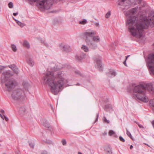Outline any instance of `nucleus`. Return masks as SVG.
Segmentation results:
<instances>
[{
	"label": "nucleus",
	"instance_id": "50",
	"mask_svg": "<svg viewBox=\"0 0 154 154\" xmlns=\"http://www.w3.org/2000/svg\"><path fill=\"white\" fill-rule=\"evenodd\" d=\"M108 152L110 154L112 153V151L111 149H110L109 150H108Z\"/></svg>",
	"mask_w": 154,
	"mask_h": 154
},
{
	"label": "nucleus",
	"instance_id": "37",
	"mask_svg": "<svg viewBox=\"0 0 154 154\" xmlns=\"http://www.w3.org/2000/svg\"><path fill=\"white\" fill-rule=\"evenodd\" d=\"M126 129V131H127L126 134H127V135H128L129 137L130 136H131V135L130 132L128 131L127 129Z\"/></svg>",
	"mask_w": 154,
	"mask_h": 154
},
{
	"label": "nucleus",
	"instance_id": "9",
	"mask_svg": "<svg viewBox=\"0 0 154 154\" xmlns=\"http://www.w3.org/2000/svg\"><path fill=\"white\" fill-rule=\"evenodd\" d=\"M101 59L100 57H95L94 59L95 62V66L100 71H102L103 70Z\"/></svg>",
	"mask_w": 154,
	"mask_h": 154
},
{
	"label": "nucleus",
	"instance_id": "64",
	"mask_svg": "<svg viewBox=\"0 0 154 154\" xmlns=\"http://www.w3.org/2000/svg\"><path fill=\"white\" fill-rule=\"evenodd\" d=\"M3 154H6V153H3Z\"/></svg>",
	"mask_w": 154,
	"mask_h": 154
},
{
	"label": "nucleus",
	"instance_id": "36",
	"mask_svg": "<svg viewBox=\"0 0 154 154\" xmlns=\"http://www.w3.org/2000/svg\"><path fill=\"white\" fill-rule=\"evenodd\" d=\"M119 139L122 142H124L125 141V140L123 138L122 136H120L119 137Z\"/></svg>",
	"mask_w": 154,
	"mask_h": 154
},
{
	"label": "nucleus",
	"instance_id": "42",
	"mask_svg": "<svg viewBox=\"0 0 154 154\" xmlns=\"http://www.w3.org/2000/svg\"><path fill=\"white\" fill-rule=\"evenodd\" d=\"M54 143L51 141H49V145H53Z\"/></svg>",
	"mask_w": 154,
	"mask_h": 154
},
{
	"label": "nucleus",
	"instance_id": "48",
	"mask_svg": "<svg viewBox=\"0 0 154 154\" xmlns=\"http://www.w3.org/2000/svg\"><path fill=\"white\" fill-rule=\"evenodd\" d=\"M58 21L56 19V20H54V23L55 24V23H58Z\"/></svg>",
	"mask_w": 154,
	"mask_h": 154
},
{
	"label": "nucleus",
	"instance_id": "38",
	"mask_svg": "<svg viewBox=\"0 0 154 154\" xmlns=\"http://www.w3.org/2000/svg\"><path fill=\"white\" fill-rule=\"evenodd\" d=\"M130 56V55H128V56H126V59H125V60L124 62H123V63L126 66H127V65L126 64V60L127 59V58L129 56Z\"/></svg>",
	"mask_w": 154,
	"mask_h": 154
},
{
	"label": "nucleus",
	"instance_id": "58",
	"mask_svg": "<svg viewBox=\"0 0 154 154\" xmlns=\"http://www.w3.org/2000/svg\"><path fill=\"white\" fill-rule=\"evenodd\" d=\"M78 154H82V153L80 152H78Z\"/></svg>",
	"mask_w": 154,
	"mask_h": 154
},
{
	"label": "nucleus",
	"instance_id": "44",
	"mask_svg": "<svg viewBox=\"0 0 154 154\" xmlns=\"http://www.w3.org/2000/svg\"><path fill=\"white\" fill-rule=\"evenodd\" d=\"M3 116L5 118V120L6 121H8V118H7L6 116H5V115H4Z\"/></svg>",
	"mask_w": 154,
	"mask_h": 154
},
{
	"label": "nucleus",
	"instance_id": "51",
	"mask_svg": "<svg viewBox=\"0 0 154 154\" xmlns=\"http://www.w3.org/2000/svg\"><path fill=\"white\" fill-rule=\"evenodd\" d=\"M75 72L77 74L79 75H80V73L79 72L75 71Z\"/></svg>",
	"mask_w": 154,
	"mask_h": 154
},
{
	"label": "nucleus",
	"instance_id": "14",
	"mask_svg": "<svg viewBox=\"0 0 154 154\" xmlns=\"http://www.w3.org/2000/svg\"><path fill=\"white\" fill-rule=\"evenodd\" d=\"M116 74V72L114 70H111L106 73L107 75L109 78H112L115 76Z\"/></svg>",
	"mask_w": 154,
	"mask_h": 154
},
{
	"label": "nucleus",
	"instance_id": "57",
	"mask_svg": "<svg viewBox=\"0 0 154 154\" xmlns=\"http://www.w3.org/2000/svg\"><path fill=\"white\" fill-rule=\"evenodd\" d=\"M139 1V3H140V2H141L142 0H138Z\"/></svg>",
	"mask_w": 154,
	"mask_h": 154
},
{
	"label": "nucleus",
	"instance_id": "25",
	"mask_svg": "<svg viewBox=\"0 0 154 154\" xmlns=\"http://www.w3.org/2000/svg\"><path fill=\"white\" fill-rule=\"evenodd\" d=\"M126 0H119L118 1V4L120 5H123L124 4V3Z\"/></svg>",
	"mask_w": 154,
	"mask_h": 154
},
{
	"label": "nucleus",
	"instance_id": "1",
	"mask_svg": "<svg viewBox=\"0 0 154 154\" xmlns=\"http://www.w3.org/2000/svg\"><path fill=\"white\" fill-rule=\"evenodd\" d=\"M62 68L56 67L54 66L51 68L53 71L51 72L49 71V85L51 92L54 95L57 94L60 90L63 88V86L65 82L61 72H58L57 76H55L53 72Z\"/></svg>",
	"mask_w": 154,
	"mask_h": 154
},
{
	"label": "nucleus",
	"instance_id": "4",
	"mask_svg": "<svg viewBox=\"0 0 154 154\" xmlns=\"http://www.w3.org/2000/svg\"><path fill=\"white\" fill-rule=\"evenodd\" d=\"M152 17H149L146 19L143 20L142 22H138L135 24V26L137 29L135 32L133 33V36L137 37L140 38L142 36V32L144 29H147L150 26L151 27L154 26V13L152 15Z\"/></svg>",
	"mask_w": 154,
	"mask_h": 154
},
{
	"label": "nucleus",
	"instance_id": "32",
	"mask_svg": "<svg viewBox=\"0 0 154 154\" xmlns=\"http://www.w3.org/2000/svg\"><path fill=\"white\" fill-rule=\"evenodd\" d=\"M111 13L110 11L108 12L106 14L105 17L107 18H109L110 15Z\"/></svg>",
	"mask_w": 154,
	"mask_h": 154
},
{
	"label": "nucleus",
	"instance_id": "24",
	"mask_svg": "<svg viewBox=\"0 0 154 154\" xmlns=\"http://www.w3.org/2000/svg\"><path fill=\"white\" fill-rule=\"evenodd\" d=\"M16 22L21 27H23L25 25L24 24L22 23L18 20H16Z\"/></svg>",
	"mask_w": 154,
	"mask_h": 154
},
{
	"label": "nucleus",
	"instance_id": "52",
	"mask_svg": "<svg viewBox=\"0 0 154 154\" xmlns=\"http://www.w3.org/2000/svg\"><path fill=\"white\" fill-rule=\"evenodd\" d=\"M0 116H1V117L3 119H4V118H3V116L2 115V114H1L0 113Z\"/></svg>",
	"mask_w": 154,
	"mask_h": 154
},
{
	"label": "nucleus",
	"instance_id": "61",
	"mask_svg": "<svg viewBox=\"0 0 154 154\" xmlns=\"http://www.w3.org/2000/svg\"><path fill=\"white\" fill-rule=\"evenodd\" d=\"M136 123L138 125V124H140L138 122H136Z\"/></svg>",
	"mask_w": 154,
	"mask_h": 154
},
{
	"label": "nucleus",
	"instance_id": "45",
	"mask_svg": "<svg viewBox=\"0 0 154 154\" xmlns=\"http://www.w3.org/2000/svg\"><path fill=\"white\" fill-rule=\"evenodd\" d=\"M98 117H99V113H98L97 115V118L95 120V122H96L97 121Z\"/></svg>",
	"mask_w": 154,
	"mask_h": 154
},
{
	"label": "nucleus",
	"instance_id": "30",
	"mask_svg": "<svg viewBox=\"0 0 154 154\" xmlns=\"http://www.w3.org/2000/svg\"><path fill=\"white\" fill-rule=\"evenodd\" d=\"M109 135L112 136V135H113L115 134V132L114 131H113L112 130H109Z\"/></svg>",
	"mask_w": 154,
	"mask_h": 154
},
{
	"label": "nucleus",
	"instance_id": "59",
	"mask_svg": "<svg viewBox=\"0 0 154 154\" xmlns=\"http://www.w3.org/2000/svg\"><path fill=\"white\" fill-rule=\"evenodd\" d=\"M80 85V84H79V83H78L76 84V85Z\"/></svg>",
	"mask_w": 154,
	"mask_h": 154
},
{
	"label": "nucleus",
	"instance_id": "46",
	"mask_svg": "<svg viewBox=\"0 0 154 154\" xmlns=\"http://www.w3.org/2000/svg\"><path fill=\"white\" fill-rule=\"evenodd\" d=\"M151 123L154 128V120Z\"/></svg>",
	"mask_w": 154,
	"mask_h": 154
},
{
	"label": "nucleus",
	"instance_id": "6",
	"mask_svg": "<svg viewBox=\"0 0 154 154\" xmlns=\"http://www.w3.org/2000/svg\"><path fill=\"white\" fill-rule=\"evenodd\" d=\"M95 34V32L92 30L87 31L84 33V35L86 38L85 41L87 44L94 49H95L97 47V45L93 43L92 41V38Z\"/></svg>",
	"mask_w": 154,
	"mask_h": 154
},
{
	"label": "nucleus",
	"instance_id": "55",
	"mask_svg": "<svg viewBox=\"0 0 154 154\" xmlns=\"http://www.w3.org/2000/svg\"><path fill=\"white\" fill-rule=\"evenodd\" d=\"M96 25L97 26H98L99 25V23H96Z\"/></svg>",
	"mask_w": 154,
	"mask_h": 154
},
{
	"label": "nucleus",
	"instance_id": "21",
	"mask_svg": "<svg viewBox=\"0 0 154 154\" xmlns=\"http://www.w3.org/2000/svg\"><path fill=\"white\" fill-rule=\"evenodd\" d=\"M23 45L27 48H30V45L29 43L26 40L24 41Z\"/></svg>",
	"mask_w": 154,
	"mask_h": 154
},
{
	"label": "nucleus",
	"instance_id": "19",
	"mask_svg": "<svg viewBox=\"0 0 154 154\" xmlns=\"http://www.w3.org/2000/svg\"><path fill=\"white\" fill-rule=\"evenodd\" d=\"M96 42H99L100 41V38L98 36H94L92 38V40Z\"/></svg>",
	"mask_w": 154,
	"mask_h": 154
},
{
	"label": "nucleus",
	"instance_id": "54",
	"mask_svg": "<svg viewBox=\"0 0 154 154\" xmlns=\"http://www.w3.org/2000/svg\"><path fill=\"white\" fill-rule=\"evenodd\" d=\"M133 148V146L132 145H131L130 147V149H132Z\"/></svg>",
	"mask_w": 154,
	"mask_h": 154
},
{
	"label": "nucleus",
	"instance_id": "39",
	"mask_svg": "<svg viewBox=\"0 0 154 154\" xmlns=\"http://www.w3.org/2000/svg\"><path fill=\"white\" fill-rule=\"evenodd\" d=\"M5 67L4 66H0V73L1 72L2 70Z\"/></svg>",
	"mask_w": 154,
	"mask_h": 154
},
{
	"label": "nucleus",
	"instance_id": "33",
	"mask_svg": "<svg viewBox=\"0 0 154 154\" xmlns=\"http://www.w3.org/2000/svg\"><path fill=\"white\" fill-rule=\"evenodd\" d=\"M75 58L76 60L78 61H80L82 60L81 57H80V56L76 55L75 56Z\"/></svg>",
	"mask_w": 154,
	"mask_h": 154
},
{
	"label": "nucleus",
	"instance_id": "16",
	"mask_svg": "<svg viewBox=\"0 0 154 154\" xmlns=\"http://www.w3.org/2000/svg\"><path fill=\"white\" fill-rule=\"evenodd\" d=\"M41 123L45 127L48 128V121L45 119H43L41 120Z\"/></svg>",
	"mask_w": 154,
	"mask_h": 154
},
{
	"label": "nucleus",
	"instance_id": "27",
	"mask_svg": "<svg viewBox=\"0 0 154 154\" xmlns=\"http://www.w3.org/2000/svg\"><path fill=\"white\" fill-rule=\"evenodd\" d=\"M103 121L104 122L108 124H109V120H107L106 117L105 116H104L103 119Z\"/></svg>",
	"mask_w": 154,
	"mask_h": 154
},
{
	"label": "nucleus",
	"instance_id": "12",
	"mask_svg": "<svg viewBox=\"0 0 154 154\" xmlns=\"http://www.w3.org/2000/svg\"><path fill=\"white\" fill-rule=\"evenodd\" d=\"M8 67L12 69L14 73H15L17 75L19 73V70L15 65H8Z\"/></svg>",
	"mask_w": 154,
	"mask_h": 154
},
{
	"label": "nucleus",
	"instance_id": "10",
	"mask_svg": "<svg viewBox=\"0 0 154 154\" xmlns=\"http://www.w3.org/2000/svg\"><path fill=\"white\" fill-rule=\"evenodd\" d=\"M47 0H42L40 1L39 5L45 9L48 10V4Z\"/></svg>",
	"mask_w": 154,
	"mask_h": 154
},
{
	"label": "nucleus",
	"instance_id": "26",
	"mask_svg": "<svg viewBox=\"0 0 154 154\" xmlns=\"http://www.w3.org/2000/svg\"><path fill=\"white\" fill-rule=\"evenodd\" d=\"M11 47L12 50L14 51L15 52L17 51L16 47L15 45H14V44H12L11 45Z\"/></svg>",
	"mask_w": 154,
	"mask_h": 154
},
{
	"label": "nucleus",
	"instance_id": "34",
	"mask_svg": "<svg viewBox=\"0 0 154 154\" xmlns=\"http://www.w3.org/2000/svg\"><path fill=\"white\" fill-rule=\"evenodd\" d=\"M29 145L32 148H33L34 147V144L33 142H29Z\"/></svg>",
	"mask_w": 154,
	"mask_h": 154
},
{
	"label": "nucleus",
	"instance_id": "49",
	"mask_svg": "<svg viewBox=\"0 0 154 154\" xmlns=\"http://www.w3.org/2000/svg\"><path fill=\"white\" fill-rule=\"evenodd\" d=\"M0 112H2V113H4L5 112V111H4V110L2 109H1V110H0Z\"/></svg>",
	"mask_w": 154,
	"mask_h": 154
},
{
	"label": "nucleus",
	"instance_id": "13",
	"mask_svg": "<svg viewBox=\"0 0 154 154\" xmlns=\"http://www.w3.org/2000/svg\"><path fill=\"white\" fill-rule=\"evenodd\" d=\"M60 48L64 51H71V48L70 46L67 45L61 44L60 46Z\"/></svg>",
	"mask_w": 154,
	"mask_h": 154
},
{
	"label": "nucleus",
	"instance_id": "31",
	"mask_svg": "<svg viewBox=\"0 0 154 154\" xmlns=\"http://www.w3.org/2000/svg\"><path fill=\"white\" fill-rule=\"evenodd\" d=\"M8 7L10 8H13V3L12 2H10L8 4Z\"/></svg>",
	"mask_w": 154,
	"mask_h": 154
},
{
	"label": "nucleus",
	"instance_id": "20",
	"mask_svg": "<svg viewBox=\"0 0 154 154\" xmlns=\"http://www.w3.org/2000/svg\"><path fill=\"white\" fill-rule=\"evenodd\" d=\"M149 104L152 109L154 111V99L149 101Z\"/></svg>",
	"mask_w": 154,
	"mask_h": 154
},
{
	"label": "nucleus",
	"instance_id": "60",
	"mask_svg": "<svg viewBox=\"0 0 154 154\" xmlns=\"http://www.w3.org/2000/svg\"><path fill=\"white\" fill-rule=\"evenodd\" d=\"M13 19H14V20L15 21H16V20H17L15 19H14V18L13 17Z\"/></svg>",
	"mask_w": 154,
	"mask_h": 154
},
{
	"label": "nucleus",
	"instance_id": "15",
	"mask_svg": "<svg viewBox=\"0 0 154 154\" xmlns=\"http://www.w3.org/2000/svg\"><path fill=\"white\" fill-rule=\"evenodd\" d=\"M27 63L31 66L32 67L34 64V62L32 59L31 58H29L26 60Z\"/></svg>",
	"mask_w": 154,
	"mask_h": 154
},
{
	"label": "nucleus",
	"instance_id": "23",
	"mask_svg": "<svg viewBox=\"0 0 154 154\" xmlns=\"http://www.w3.org/2000/svg\"><path fill=\"white\" fill-rule=\"evenodd\" d=\"M20 111L21 113L24 114L26 112V109L24 107H21L20 109Z\"/></svg>",
	"mask_w": 154,
	"mask_h": 154
},
{
	"label": "nucleus",
	"instance_id": "22",
	"mask_svg": "<svg viewBox=\"0 0 154 154\" xmlns=\"http://www.w3.org/2000/svg\"><path fill=\"white\" fill-rule=\"evenodd\" d=\"M81 48L85 52H87L89 51L88 48L85 45H82Z\"/></svg>",
	"mask_w": 154,
	"mask_h": 154
},
{
	"label": "nucleus",
	"instance_id": "41",
	"mask_svg": "<svg viewBox=\"0 0 154 154\" xmlns=\"http://www.w3.org/2000/svg\"><path fill=\"white\" fill-rule=\"evenodd\" d=\"M138 126L140 128H142L143 129L144 128L143 127V126L140 124H138Z\"/></svg>",
	"mask_w": 154,
	"mask_h": 154
},
{
	"label": "nucleus",
	"instance_id": "56",
	"mask_svg": "<svg viewBox=\"0 0 154 154\" xmlns=\"http://www.w3.org/2000/svg\"><path fill=\"white\" fill-rule=\"evenodd\" d=\"M129 137H130V138L132 139V140H133V138H132V136H129Z\"/></svg>",
	"mask_w": 154,
	"mask_h": 154
},
{
	"label": "nucleus",
	"instance_id": "35",
	"mask_svg": "<svg viewBox=\"0 0 154 154\" xmlns=\"http://www.w3.org/2000/svg\"><path fill=\"white\" fill-rule=\"evenodd\" d=\"M62 143V144L63 145H65L66 144V140L65 139H62V141H61Z\"/></svg>",
	"mask_w": 154,
	"mask_h": 154
},
{
	"label": "nucleus",
	"instance_id": "8",
	"mask_svg": "<svg viewBox=\"0 0 154 154\" xmlns=\"http://www.w3.org/2000/svg\"><path fill=\"white\" fill-rule=\"evenodd\" d=\"M146 66L150 74L154 75V53L149 54L146 59Z\"/></svg>",
	"mask_w": 154,
	"mask_h": 154
},
{
	"label": "nucleus",
	"instance_id": "17",
	"mask_svg": "<svg viewBox=\"0 0 154 154\" xmlns=\"http://www.w3.org/2000/svg\"><path fill=\"white\" fill-rule=\"evenodd\" d=\"M23 85L24 88L26 90H27L30 87V85L27 82H24Z\"/></svg>",
	"mask_w": 154,
	"mask_h": 154
},
{
	"label": "nucleus",
	"instance_id": "53",
	"mask_svg": "<svg viewBox=\"0 0 154 154\" xmlns=\"http://www.w3.org/2000/svg\"><path fill=\"white\" fill-rule=\"evenodd\" d=\"M106 134H107V133L106 132H105L103 133V135H106Z\"/></svg>",
	"mask_w": 154,
	"mask_h": 154
},
{
	"label": "nucleus",
	"instance_id": "29",
	"mask_svg": "<svg viewBox=\"0 0 154 154\" xmlns=\"http://www.w3.org/2000/svg\"><path fill=\"white\" fill-rule=\"evenodd\" d=\"M87 20L86 19H84L83 20L79 21V23L82 24H84L86 23Z\"/></svg>",
	"mask_w": 154,
	"mask_h": 154
},
{
	"label": "nucleus",
	"instance_id": "47",
	"mask_svg": "<svg viewBox=\"0 0 154 154\" xmlns=\"http://www.w3.org/2000/svg\"><path fill=\"white\" fill-rule=\"evenodd\" d=\"M18 14V12H17V13H13V15L14 16H16V15H17Z\"/></svg>",
	"mask_w": 154,
	"mask_h": 154
},
{
	"label": "nucleus",
	"instance_id": "28",
	"mask_svg": "<svg viewBox=\"0 0 154 154\" xmlns=\"http://www.w3.org/2000/svg\"><path fill=\"white\" fill-rule=\"evenodd\" d=\"M85 57L86 54L84 53H82L80 55V57H81L82 59L85 58Z\"/></svg>",
	"mask_w": 154,
	"mask_h": 154
},
{
	"label": "nucleus",
	"instance_id": "62",
	"mask_svg": "<svg viewBox=\"0 0 154 154\" xmlns=\"http://www.w3.org/2000/svg\"><path fill=\"white\" fill-rule=\"evenodd\" d=\"M48 128H49V131L50 130L51 131V130H50V128L49 127Z\"/></svg>",
	"mask_w": 154,
	"mask_h": 154
},
{
	"label": "nucleus",
	"instance_id": "11",
	"mask_svg": "<svg viewBox=\"0 0 154 154\" xmlns=\"http://www.w3.org/2000/svg\"><path fill=\"white\" fill-rule=\"evenodd\" d=\"M41 82L43 85H48V73L47 72L44 74Z\"/></svg>",
	"mask_w": 154,
	"mask_h": 154
},
{
	"label": "nucleus",
	"instance_id": "43",
	"mask_svg": "<svg viewBox=\"0 0 154 154\" xmlns=\"http://www.w3.org/2000/svg\"><path fill=\"white\" fill-rule=\"evenodd\" d=\"M50 9V8L49 7V13H54V12H57V11H50L49 10V9Z\"/></svg>",
	"mask_w": 154,
	"mask_h": 154
},
{
	"label": "nucleus",
	"instance_id": "2",
	"mask_svg": "<svg viewBox=\"0 0 154 154\" xmlns=\"http://www.w3.org/2000/svg\"><path fill=\"white\" fill-rule=\"evenodd\" d=\"M148 91L151 93L154 94V88L151 83L140 84L134 87L133 91L137 94H134L133 97H136L142 101L146 103L149 101V98L146 95V90Z\"/></svg>",
	"mask_w": 154,
	"mask_h": 154
},
{
	"label": "nucleus",
	"instance_id": "7",
	"mask_svg": "<svg viewBox=\"0 0 154 154\" xmlns=\"http://www.w3.org/2000/svg\"><path fill=\"white\" fill-rule=\"evenodd\" d=\"M11 97L14 100L21 101L25 99V95L23 90L18 88L12 91Z\"/></svg>",
	"mask_w": 154,
	"mask_h": 154
},
{
	"label": "nucleus",
	"instance_id": "18",
	"mask_svg": "<svg viewBox=\"0 0 154 154\" xmlns=\"http://www.w3.org/2000/svg\"><path fill=\"white\" fill-rule=\"evenodd\" d=\"M60 1V0H49V6L52 5L54 3H57Z\"/></svg>",
	"mask_w": 154,
	"mask_h": 154
},
{
	"label": "nucleus",
	"instance_id": "63",
	"mask_svg": "<svg viewBox=\"0 0 154 154\" xmlns=\"http://www.w3.org/2000/svg\"><path fill=\"white\" fill-rule=\"evenodd\" d=\"M50 106L51 107V108H52V106H51V105H50Z\"/></svg>",
	"mask_w": 154,
	"mask_h": 154
},
{
	"label": "nucleus",
	"instance_id": "3",
	"mask_svg": "<svg viewBox=\"0 0 154 154\" xmlns=\"http://www.w3.org/2000/svg\"><path fill=\"white\" fill-rule=\"evenodd\" d=\"M138 7L135 8L130 10L128 11H124V13L125 15L128 17L126 22V26L128 27L129 30L131 35L133 36V32L131 30L133 29V33H135V31L137 29V28L135 26V24L138 21L142 22L143 20H138L137 18L134 16V15L136 14L138 10Z\"/></svg>",
	"mask_w": 154,
	"mask_h": 154
},
{
	"label": "nucleus",
	"instance_id": "40",
	"mask_svg": "<svg viewBox=\"0 0 154 154\" xmlns=\"http://www.w3.org/2000/svg\"><path fill=\"white\" fill-rule=\"evenodd\" d=\"M41 154H48V152L47 151H43L41 153Z\"/></svg>",
	"mask_w": 154,
	"mask_h": 154
},
{
	"label": "nucleus",
	"instance_id": "5",
	"mask_svg": "<svg viewBox=\"0 0 154 154\" xmlns=\"http://www.w3.org/2000/svg\"><path fill=\"white\" fill-rule=\"evenodd\" d=\"M13 75L14 74L11 71L7 70L3 72L1 77V84L5 83L7 90L8 91H10L13 88L17 85L14 79L9 78Z\"/></svg>",
	"mask_w": 154,
	"mask_h": 154
}]
</instances>
